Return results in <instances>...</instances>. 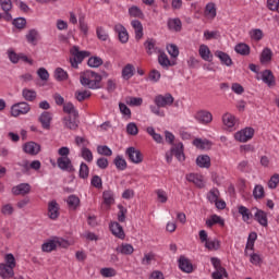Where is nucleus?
Returning a JSON list of instances; mask_svg holds the SVG:
<instances>
[{"instance_id":"1","label":"nucleus","mask_w":279,"mask_h":279,"mask_svg":"<svg viewBox=\"0 0 279 279\" xmlns=\"http://www.w3.org/2000/svg\"><path fill=\"white\" fill-rule=\"evenodd\" d=\"M173 101H175V99L173 98V95H171L170 93H167L165 95L159 94L155 96V106H149L150 112H153V114H156L157 117H165V111H162L160 108L173 106Z\"/></svg>"},{"instance_id":"2","label":"nucleus","mask_w":279,"mask_h":279,"mask_svg":"<svg viewBox=\"0 0 279 279\" xmlns=\"http://www.w3.org/2000/svg\"><path fill=\"white\" fill-rule=\"evenodd\" d=\"M101 75L93 71H86L80 76L82 86H85V88H90L92 90H97V88H100L99 84H101Z\"/></svg>"},{"instance_id":"3","label":"nucleus","mask_w":279,"mask_h":279,"mask_svg":"<svg viewBox=\"0 0 279 279\" xmlns=\"http://www.w3.org/2000/svg\"><path fill=\"white\" fill-rule=\"evenodd\" d=\"M16 258L12 253L4 256V263H0V278H13Z\"/></svg>"},{"instance_id":"4","label":"nucleus","mask_w":279,"mask_h":279,"mask_svg":"<svg viewBox=\"0 0 279 279\" xmlns=\"http://www.w3.org/2000/svg\"><path fill=\"white\" fill-rule=\"evenodd\" d=\"M72 58H70V63L72 69H78L80 64L84 62L85 58H89L90 53L86 50L81 51L78 46H73L70 49Z\"/></svg>"},{"instance_id":"5","label":"nucleus","mask_w":279,"mask_h":279,"mask_svg":"<svg viewBox=\"0 0 279 279\" xmlns=\"http://www.w3.org/2000/svg\"><path fill=\"white\" fill-rule=\"evenodd\" d=\"M58 247H69V241L62 238H53L41 245V252L51 253Z\"/></svg>"},{"instance_id":"6","label":"nucleus","mask_w":279,"mask_h":279,"mask_svg":"<svg viewBox=\"0 0 279 279\" xmlns=\"http://www.w3.org/2000/svg\"><path fill=\"white\" fill-rule=\"evenodd\" d=\"M32 110V106L26 101H21L11 106V117H21L27 114Z\"/></svg>"},{"instance_id":"7","label":"nucleus","mask_w":279,"mask_h":279,"mask_svg":"<svg viewBox=\"0 0 279 279\" xmlns=\"http://www.w3.org/2000/svg\"><path fill=\"white\" fill-rule=\"evenodd\" d=\"M235 141L239 143H247V141H252L254 138V130L252 128H245L241 131H238L234 134Z\"/></svg>"},{"instance_id":"8","label":"nucleus","mask_w":279,"mask_h":279,"mask_svg":"<svg viewBox=\"0 0 279 279\" xmlns=\"http://www.w3.org/2000/svg\"><path fill=\"white\" fill-rule=\"evenodd\" d=\"M194 119L202 125L213 123V113L208 110H199L195 113Z\"/></svg>"},{"instance_id":"9","label":"nucleus","mask_w":279,"mask_h":279,"mask_svg":"<svg viewBox=\"0 0 279 279\" xmlns=\"http://www.w3.org/2000/svg\"><path fill=\"white\" fill-rule=\"evenodd\" d=\"M125 155L133 165H141L143 162V153L134 147L126 148Z\"/></svg>"},{"instance_id":"10","label":"nucleus","mask_w":279,"mask_h":279,"mask_svg":"<svg viewBox=\"0 0 279 279\" xmlns=\"http://www.w3.org/2000/svg\"><path fill=\"white\" fill-rule=\"evenodd\" d=\"M252 210H255L254 213V219L262 226L263 228H267L269 226V219L267 218V211L263 209H258V207H253Z\"/></svg>"},{"instance_id":"11","label":"nucleus","mask_w":279,"mask_h":279,"mask_svg":"<svg viewBox=\"0 0 279 279\" xmlns=\"http://www.w3.org/2000/svg\"><path fill=\"white\" fill-rule=\"evenodd\" d=\"M48 217L52 221H57L60 218V204L58 201L52 199L48 203Z\"/></svg>"},{"instance_id":"12","label":"nucleus","mask_w":279,"mask_h":279,"mask_svg":"<svg viewBox=\"0 0 279 279\" xmlns=\"http://www.w3.org/2000/svg\"><path fill=\"white\" fill-rule=\"evenodd\" d=\"M109 230L111 234L116 236V239H120L121 241L125 239V231L123 230V227L119 222L117 221L110 222Z\"/></svg>"},{"instance_id":"13","label":"nucleus","mask_w":279,"mask_h":279,"mask_svg":"<svg viewBox=\"0 0 279 279\" xmlns=\"http://www.w3.org/2000/svg\"><path fill=\"white\" fill-rule=\"evenodd\" d=\"M57 165L61 171H75V168H73V162L69 157H59L57 159Z\"/></svg>"},{"instance_id":"14","label":"nucleus","mask_w":279,"mask_h":279,"mask_svg":"<svg viewBox=\"0 0 279 279\" xmlns=\"http://www.w3.org/2000/svg\"><path fill=\"white\" fill-rule=\"evenodd\" d=\"M260 80L264 84H267L269 88L276 86V77L274 76V72L271 70H265L260 73Z\"/></svg>"},{"instance_id":"15","label":"nucleus","mask_w":279,"mask_h":279,"mask_svg":"<svg viewBox=\"0 0 279 279\" xmlns=\"http://www.w3.org/2000/svg\"><path fill=\"white\" fill-rule=\"evenodd\" d=\"M187 182H192L198 189H204L206 186V182L204 181V175L197 173H190L186 175Z\"/></svg>"},{"instance_id":"16","label":"nucleus","mask_w":279,"mask_h":279,"mask_svg":"<svg viewBox=\"0 0 279 279\" xmlns=\"http://www.w3.org/2000/svg\"><path fill=\"white\" fill-rule=\"evenodd\" d=\"M13 195H29L32 193V185L29 183H20L12 187Z\"/></svg>"},{"instance_id":"17","label":"nucleus","mask_w":279,"mask_h":279,"mask_svg":"<svg viewBox=\"0 0 279 279\" xmlns=\"http://www.w3.org/2000/svg\"><path fill=\"white\" fill-rule=\"evenodd\" d=\"M23 151L29 154V156H37V154H40V145L36 142H27L23 145Z\"/></svg>"},{"instance_id":"18","label":"nucleus","mask_w":279,"mask_h":279,"mask_svg":"<svg viewBox=\"0 0 279 279\" xmlns=\"http://www.w3.org/2000/svg\"><path fill=\"white\" fill-rule=\"evenodd\" d=\"M114 32L118 33L119 40L123 45H125V43H128V40H130V34H128V29L122 24H116Z\"/></svg>"},{"instance_id":"19","label":"nucleus","mask_w":279,"mask_h":279,"mask_svg":"<svg viewBox=\"0 0 279 279\" xmlns=\"http://www.w3.org/2000/svg\"><path fill=\"white\" fill-rule=\"evenodd\" d=\"M144 47H145L148 56H153V53H161L162 52V49H160L156 46V39H154V38H148L144 43Z\"/></svg>"},{"instance_id":"20","label":"nucleus","mask_w":279,"mask_h":279,"mask_svg":"<svg viewBox=\"0 0 279 279\" xmlns=\"http://www.w3.org/2000/svg\"><path fill=\"white\" fill-rule=\"evenodd\" d=\"M25 38L28 45H33L34 47H36V45H38V40H40V33L38 32V29L32 28L27 32Z\"/></svg>"},{"instance_id":"21","label":"nucleus","mask_w":279,"mask_h":279,"mask_svg":"<svg viewBox=\"0 0 279 279\" xmlns=\"http://www.w3.org/2000/svg\"><path fill=\"white\" fill-rule=\"evenodd\" d=\"M52 120H53V117L49 111H44L38 118V121L39 123H41V126L44 128V130H50Z\"/></svg>"},{"instance_id":"22","label":"nucleus","mask_w":279,"mask_h":279,"mask_svg":"<svg viewBox=\"0 0 279 279\" xmlns=\"http://www.w3.org/2000/svg\"><path fill=\"white\" fill-rule=\"evenodd\" d=\"M171 153L175 158L179 160V162H184L186 160V157L184 156V144L178 143L171 148Z\"/></svg>"},{"instance_id":"23","label":"nucleus","mask_w":279,"mask_h":279,"mask_svg":"<svg viewBox=\"0 0 279 279\" xmlns=\"http://www.w3.org/2000/svg\"><path fill=\"white\" fill-rule=\"evenodd\" d=\"M116 252L123 256H132L134 254V246L130 243H122L116 247Z\"/></svg>"},{"instance_id":"24","label":"nucleus","mask_w":279,"mask_h":279,"mask_svg":"<svg viewBox=\"0 0 279 279\" xmlns=\"http://www.w3.org/2000/svg\"><path fill=\"white\" fill-rule=\"evenodd\" d=\"M179 268L181 271H184L185 274H192L193 272V264L189 258L181 256L179 258Z\"/></svg>"},{"instance_id":"25","label":"nucleus","mask_w":279,"mask_h":279,"mask_svg":"<svg viewBox=\"0 0 279 279\" xmlns=\"http://www.w3.org/2000/svg\"><path fill=\"white\" fill-rule=\"evenodd\" d=\"M222 123L225 126H227L229 130H232L234 125H236V117L234 114L227 112L222 114Z\"/></svg>"},{"instance_id":"26","label":"nucleus","mask_w":279,"mask_h":279,"mask_svg":"<svg viewBox=\"0 0 279 279\" xmlns=\"http://www.w3.org/2000/svg\"><path fill=\"white\" fill-rule=\"evenodd\" d=\"M198 53L202 60H205V62H213V53L210 52V48H208V46L201 45L198 49Z\"/></svg>"},{"instance_id":"27","label":"nucleus","mask_w":279,"mask_h":279,"mask_svg":"<svg viewBox=\"0 0 279 279\" xmlns=\"http://www.w3.org/2000/svg\"><path fill=\"white\" fill-rule=\"evenodd\" d=\"M205 223H206L207 228H213V226H216V223H218V226L225 227L226 226V220H223V218H221L220 216L211 215L206 220Z\"/></svg>"},{"instance_id":"28","label":"nucleus","mask_w":279,"mask_h":279,"mask_svg":"<svg viewBox=\"0 0 279 279\" xmlns=\"http://www.w3.org/2000/svg\"><path fill=\"white\" fill-rule=\"evenodd\" d=\"M196 165L201 169H210V156H208V155H199L196 158Z\"/></svg>"},{"instance_id":"29","label":"nucleus","mask_w":279,"mask_h":279,"mask_svg":"<svg viewBox=\"0 0 279 279\" xmlns=\"http://www.w3.org/2000/svg\"><path fill=\"white\" fill-rule=\"evenodd\" d=\"M238 213H239V215H241L242 221H244L245 223H247V221H250V219L254 218V215H252V211L243 205H240L238 207Z\"/></svg>"},{"instance_id":"30","label":"nucleus","mask_w":279,"mask_h":279,"mask_svg":"<svg viewBox=\"0 0 279 279\" xmlns=\"http://www.w3.org/2000/svg\"><path fill=\"white\" fill-rule=\"evenodd\" d=\"M216 58H219L221 64H225V66H232L233 62H232V58H230L228 56V53L221 51V50H217L215 52Z\"/></svg>"},{"instance_id":"31","label":"nucleus","mask_w":279,"mask_h":279,"mask_svg":"<svg viewBox=\"0 0 279 279\" xmlns=\"http://www.w3.org/2000/svg\"><path fill=\"white\" fill-rule=\"evenodd\" d=\"M205 16L213 21L217 16V5L214 2H209L205 7Z\"/></svg>"},{"instance_id":"32","label":"nucleus","mask_w":279,"mask_h":279,"mask_svg":"<svg viewBox=\"0 0 279 279\" xmlns=\"http://www.w3.org/2000/svg\"><path fill=\"white\" fill-rule=\"evenodd\" d=\"M66 204H68V208L69 210H75L76 208H80V197H77V195L72 194L66 198Z\"/></svg>"},{"instance_id":"33","label":"nucleus","mask_w":279,"mask_h":279,"mask_svg":"<svg viewBox=\"0 0 279 279\" xmlns=\"http://www.w3.org/2000/svg\"><path fill=\"white\" fill-rule=\"evenodd\" d=\"M131 25H132V27L135 32V39L141 40V38H143V36H144V34H143V24L138 20H133L131 22Z\"/></svg>"},{"instance_id":"34","label":"nucleus","mask_w":279,"mask_h":279,"mask_svg":"<svg viewBox=\"0 0 279 279\" xmlns=\"http://www.w3.org/2000/svg\"><path fill=\"white\" fill-rule=\"evenodd\" d=\"M22 97H23V99H25V101H36L38 94L34 89L23 88Z\"/></svg>"},{"instance_id":"35","label":"nucleus","mask_w":279,"mask_h":279,"mask_svg":"<svg viewBox=\"0 0 279 279\" xmlns=\"http://www.w3.org/2000/svg\"><path fill=\"white\" fill-rule=\"evenodd\" d=\"M168 28L171 32H181L182 31V21L178 17L168 20Z\"/></svg>"},{"instance_id":"36","label":"nucleus","mask_w":279,"mask_h":279,"mask_svg":"<svg viewBox=\"0 0 279 279\" xmlns=\"http://www.w3.org/2000/svg\"><path fill=\"white\" fill-rule=\"evenodd\" d=\"M194 147L197 149H210L213 147V143L208 140L195 138L193 141Z\"/></svg>"},{"instance_id":"37","label":"nucleus","mask_w":279,"mask_h":279,"mask_svg":"<svg viewBox=\"0 0 279 279\" xmlns=\"http://www.w3.org/2000/svg\"><path fill=\"white\" fill-rule=\"evenodd\" d=\"M146 132L149 136H151V138H153V141H155V143H158L159 145L165 143L162 135H160L159 133H156V130L154 129V126H148L146 129Z\"/></svg>"},{"instance_id":"38","label":"nucleus","mask_w":279,"mask_h":279,"mask_svg":"<svg viewBox=\"0 0 279 279\" xmlns=\"http://www.w3.org/2000/svg\"><path fill=\"white\" fill-rule=\"evenodd\" d=\"M102 199L106 206H112L114 204V192L112 190H106L102 192Z\"/></svg>"},{"instance_id":"39","label":"nucleus","mask_w":279,"mask_h":279,"mask_svg":"<svg viewBox=\"0 0 279 279\" xmlns=\"http://www.w3.org/2000/svg\"><path fill=\"white\" fill-rule=\"evenodd\" d=\"M113 163L118 171H125L128 169V161H125V159L121 155H118L114 158Z\"/></svg>"},{"instance_id":"40","label":"nucleus","mask_w":279,"mask_h":279,"mask_svg":"<svg viewBox=\"0 0 279 279\" xmlns=\"http://www.w3.org/2000/svg\"><path fill=\"white\" fill-rule=\"evenodd\" d=\"M63 112H65V114H72L74 119H77V117H80V113L77 112V109H75L73 102H66L63 106Z\"/></svg>"},{"instance_id":"41","label":"nucleus","mask_w":279,"mask_h":279,"mask_svg":"<svg viewBox=\"0 0 279 279\" xmlns=\"http://www.w3.org/2000/svg\"><path fill=\"white\" fill-rule=\"evenodd\" d=\"M76 118H74L73 120L71 119V117H65L62 119L63 125L64 128H66L68 130H77L78 124H77V120H75Z\"/></svg>"},{"instance_id":"42","label":"nucleus","mask_w":279,"mask_h":279,"mask_svg":"<svg viewBox=\"0 0 279 279\" xmlns=\"http://www.w3.org/2000/svg\"><path fill=\"white\" fill-rule=\"evenodd\" d=\"M234 51L240 56H250V46L247 44L240 43L235 45Z\"/></svg>"},{"instance_id":"43","label":"nucleus","mask_w":279,"mask_h":279,"mask_svg":"<svg viewBox=\"0 0 279 279\" xmlns=\"http://www.w3.org/2000/svg\"><path fill=\"white\" fill-rule=\"evenodd\" d=\"M274 56V52L269 48H264L260 54V62L262 64H267V62H271V58Z\"/></svg>"},{"instance_id":"44","label":"nucleus","mask_w":279,"mask_h":279,"mask_svg":"<svg viewBox=\"0 0 279 279\" xmlns=\"http://www.w3.org/2000/svg\"><path fill=\"white\" fill-rule=\"evenodd\" d=\"M134 76V65L132 64H126L123 69H122V77L123 80H130Z\"/></svg>"},{"instance_id":"45","label":"nucleus","mask_w":279,"mask_h":279,"mask_svg":"<svg viewBox=\"0 0 279 279\" xmlns=\"http://www.w3.org/2000/svg\"><path fill=\"white\" fill-rule=\"evenodd\" d=\"M54 77L58 82H64L65 80H69V73H66L62 68H57L54 71Z\"/></svg>"},{"instance_id":"46","label":"nucleus","mask_w":279,"mask_h":279,"mask_svg":"<svg viewBox=\"0 0 279 279\" xmlns=\"http://www.w3.org/2000/svg\"><path fill=\"white\" fill-rule=\"evenodd\" d=\"M205 247H206V250H209L210 252H215V251L219 250V247H221V244H220L219 240L214 239V240L206 241Z\"/></svg>"},{"instance_id":"47","label":"nucleus","mask_w":279,"mask_h":279,"mask_svg":"<svg viewBox=\"0 0 279 279\" xmlns=\"http://www.w3.org/2000/svg\"><path fill=\"white\" fill-rule=\"evenodd\" d=\"M219 189L213 187L208 193H207V199L210 202V204H215L219 199Z\"/></svg>"},{"instance_id":"48","label":"nucleus","mask_w":279,"mask_h":279,"mask_svg":"<svg viewBox=\"0 0 279 279\" xmlns=\"http://www.w3.org/2000/svg\"><path fill=\"white\" fill-rule=\"evenodd\" d=\"M87 64L92 69H99V66L104 64V59H101L100 57H92L88 59Z\"/></svg>"},{"instance_id":"49","label":"nucleus","mask_w":279,"mask_h":279,"mask_svg":"<svg viewBox=\"0 0 279 279\" xmlns=\"http://www.w3.org/2000/svg\"><path fill=\"white\" fill-rule=\"evenodd\" d=\"M158 62L160 66L163 69H168V66H171V60H169V57L165 52H159Z\"/></svg>"},{"instance_id":"50","label":"nucleus","mask_w":279,"mask_h":279,"mask_svg":"<svg viewBox=\"0 0 279 279\" xmlns=\"http://www.w3.org/2000/svg\"><path fill=\"white\" fill-rule=\"evenodd\" d=\"M0 7L9 19H12V15L9 13L12 10V0H0Z\"/></svg>"},{"instance_id":"51","label":"nucleus","mask_w":279,"mask_h":279,"mask_svg":"<svg viewBox=\"0 0 279 279\" xmlns=\"http://www.w3.org/2000/svg\"><path fill=\"white\" fill-rule=\"evenodd\" d=\"M156 195H157V202H159L160 204H167V202L169 201V195H167V192L162 189L156 190L155 191Z\"/></svg>"},{"instance_id":"52","label":"nucleus","mask_w":279,"mask_h":279,"mask_svg":"<svg viewBox=\"0 0 279 279\" xmlns=\"http://www.w3.org/2000/svg\"><path fill=\"white\" fill-rule=\"evenodd\" d=\"M96 149L99 156H106V157L112 156V149L108 147V145H98Z\"/></svg>"},{"instance_id":"53","label":"nucleus","mask_w":279,"mask_h":279,"mask_svg":"<svg viewBox=\"0 0 279 279\" xmlns=\"http://www.w3.org/2000/svg\"><path fill=\"white\" fill-rule=\"evenodd\" d=\"M253 197L255 199H263V197H265V187L260 184L255 185L253 190Z\"/></svg>"},{"instance_id":"54","label":"nucleus","mask_w":279,"mask_h":279,"mask_svg":"<svg viewBox=\"0 0 279 279\" xmlns=\"http://www.w3.org/2000/svg\"><path fill=\"white\" fill-rule=\"evenodd\" d=\"M7 53L12 64H19V62H21V53H16L13 49H9Z\"/></svg>"},{"instance_id":"55","label":"nucleus","mask_w":279,"mask_h":279,"mask_svg":"<svg viewBox=\"0 0 279 279\" xmlns=\"http://www.w3.org/2000/svg\"><path fill=\"white\" fill-rule=\"evenodd\" d=\"M250 36H251L252 40H256L258 43V40H263V37L265 35L263 34V29L254 28V29L250 31Z\"/></svg>"},{"instance_id":"56","label":"nucleus","mask_w":279,"mask_h":279,"mask_svg":"<svg viewBox=\"0 0 279 279\" xmlns=\"http://www.w3.org/2000/svg\"><path fill=\"white\" fill-rule=\"evenodd\" d=\"M81 156L86 162H93V151L88 147H82Z\"/></svg>"},{"instance_id":"57","label":"nucleus","mask_w":279,"mask_h":279,"mask_svg":"<svg viewBox=\"0 0 279 279\" xmlns=\"http://www.w3.org/2000/svg\"><path fill=\"white\" fill-rule=\"evenodd\" d=\"M96 34H97V38L99 40H108L109 36H108V32L106 31V28L101 27V26H98L96 28Z\"/></svg>"},{"instance_id":"58","label":"nucleus","mask_w":279,"mask_h":279,"mask_svg":"<svg viewBox=\"0 0 279 279\" xmlns=\"http://www.w3.org/2000/svg\"><path fill=\"white\" fill-rule=\"evenodd\" d=\"M211 278L214 279L228 278V271L226 270V268H219L213 272Z\"/></svg>"},{"instance_id":"59","label":"nucleus","mask_w":279,"mask_h":279,"mask_svg":"<svg viewBox=\"0 0 279 279\" xmlns=\"http://www.w3.org/2000/svg\"><path fill=\"white\" fill-rule=\"evenodd\" d=\"M126 134L130 136H136L138 134V126L136 123L131 122L126 125Z\"/></svg>"},{"instance_id":"60","label":"nucleus","mask_w":279,"mask_h":279,"mask_svg":"<svg viewBox=\"0 0 279 279\" xmlns=\"http://www.w3.org/2000/svg\"><path fill=\"white\" fill-rule=\"evenodd\" d=\"M89 171L90 170L88 169V165L82 162L78 171L80 178H82L83 180H86V178H88Z\"/></svg>"},{"instance_id":"61","label":"nucleus","mask_w":279,"mask_h":279,"mask_svg":"<svg viewBox=\"0 0 279 279\" xmlns=\"http://www.w3.org/2000/svg\"><path fill=\"white\" fill-rule=\"evenodd\" d=\"M1 213L5 217H10L11 215H14V206H12V204H4V205H2Z\"/></svg>"},{"instance_id":"62","label":"nucleus","mask_w":279,"mask_h":279,"mask_svg":"<svg viewBox=\"0 0 279 279\" xmlns=\"http://www.w3.org/2000/svg\"><path fill=\"white\" fill-rule=\"evenodd\" d=\"M90 97L89 90H82V92H75V98L77 101H85V99H88Z\"/></svg>"},{"instance_id":"63","label":"nucleus","mask_w":279,"mask_h":279,"mask_svg":"<svg viewBox=\"0 0 279 279\" xmlns=\"http://www.w3.org/2000/svg\"><path fill=\"white\" fill-rule=\"evenodd\" d=\"M128 106H143V98L141 97H128L126 98Z\"/></svg>"},{"instance_id":"64","label":"nucleus","mask_w":279,"mask_h":279,"mask_svg":"<svg viewBox=\"0 0 279 279\" xmlns=\"http://www.w3.org/2000/svg\"><path fill=\"white\" fill-rule=\"evenodd\" d=\"M279 184V174L275 173L268 181V189H278Z\"/></svg>"}]
</instances>
